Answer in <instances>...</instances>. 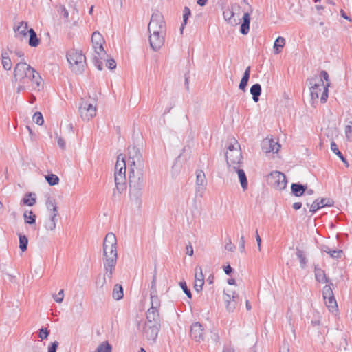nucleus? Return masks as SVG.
<instances>
[{"mask_svg": "<svg viewBox=\"0 0 352 352\" xmlns=\"http://www.w3.org/2000/svg\"><path fill=\"white\" fill-rule=\"evenodd\" d=\"M131 164L129 166V197L135 204L141 203L142 190L144 187V164L139 150L132 147L129 151Z\"/></svg>", "mask_w": 352, "mask_h": 352, "instance_id": "obj_1", "label": "nucleus"}, {"mask_svg": "<svg viewBox=\"0 0 352 352\" xmlns=\"http://www.w3.org/2000/svg\"><path fill=\"white\" fill-rule=\"evenodd\" d=\"M13 82L17 83L16 92L39 89L42 79L39 74L25 62L18 63L13 72Z\"/></svg>", "mask_w": 352, "mask_h": 352, "instance_id": "obj_2", "label": "nucleus"}, {"mask_svg": "<svg viewBox=\"0 0 352 352\" xmlns=\"http://www.w3.org/2000/svg\"><path fill=\"white\" fill-rule=\"evenodd\" d=\"M116 245V235L112 232L108 233L104 239L103 255L104 256V270H106V274L109 280L112 277L118 258Z\"/></svg>", "mask_w": 352, "mask_h": 352, "instance_id": "obj_3", "label": "nucleus"}, {"mask_svg": "<svg viewBox=\"0 0 352 352\" xmlns=\"http://www.w3.org/2000/svg\"><path fill=\"white\" fill-rule=\"evenodd\" d=\"M308 82L313 104L317 102L319 98L322 103L326 102L328 98L329 82L324 83L321 78H311Z\"/></svg>", "mask_w": 352, "mask_h": 352, "instance_id": "obj_4", "label": "nucleus"}, {"mask_svg": "<svg viewBox=\"0 0 352 352\" xmlns=\"http://www.w3.org/2000/svg\"><path fill=\"white\" fill-rule=\"evenodd\" d=\"M126 162L123 155L120 154L117 157L115 166L114 181L116 189L113 191V195H116L117 191L118 194H121L126 190Z\"/></svg>", "mask_w": 352, "mask_h": 352, "instance_id": "obj_5", "label": "nucleus"}, {"mask_svg": "<svg viewBox=\"0 0 352 352\" xmlns=\"http://www.w3.org/2000/svg\"><path fill=\"white\" fill-rule=\"evenodd\" d=\"M91 42L95 52L94 62L97 69L101 71L102 70V62L99 60V58L102 59L107 56V53L103 47L104 40L102 34L99 32L96 31L92 34Z\"/></svg>", "mask_w": 352, "mask_h": 352, "instance_id": "obj_6", "label": "nucleus"}, {"mask_svg": "<svg viewBox=\"0 0 352 352\" xmlns=\"http://www.w3.org/2000/svg\"><path fill=\"white\" fill-rule=\"evenodd\" d=\"M226 157L228 170L242 167L243 157L237 142L228 146Z\"/></svg>", "mask_w": 352, "mask_h": 352, "instance_id": "obj_7", "label": "nucleus"}, {"mask_svg": "<svg viewBox=\"0 0 352 352\" xmlns=\"http://www.w3.org/2000/svg\"><path fill=\"white\" fill-rule=\"evenodd\" d=\"M67 60L69 64L70 69L76 74L82 73L86 65V58L80 51L72 50L67 52Z\"/></svg>", "mask_w": 352, "mask_h": 352, "instance_id": "obj_8", "label": "nucleus"}, {"mask_svg": "<svg viewBox=\"0 0 352 352\" xmlns=\"http://www.w3.org/2000/svg\"><path fill=\"white\" fill-rule=\"evenodd\" d=\"M148 33H162L166 34V25L162 13L156 11L152 14L148 25Z\"/></svg>", "mask_w": 352, "mask_h": 352, "instance_id": "obj_9", "label": "nucleus"}, {"mask_svg": "<svg viewBox=\"0 0 352 352\" xmlns=\"http://www.w3.org/2000/svg\"><path fill=\"white\" fill-rule=\"evenodd\" d=\"M333 287V284L331 283L325 285L322 289V295L325 305L329 311L332 314H337L338 312V307L334 297Z\"/></svg>", "mask_w": 352, "mask_h": 352, "instance_id": "obj_10", "label": "nucleus"}, {"mask_svg": "<svg viewBox=\"0 0 352 352\" xmlns=\"http://www.w3.org/2000/svg\"><path fill=\"white\" fill-rule=\"evenodd\" d=\"M96 102L93 103L88 100L82 99L79 106V113L80 118L84 121H89L96 116Z\"/></svg>", "mask_w": 352, "mask_h": 352, "instance_id": "obj_11", "label": "nucleus"}, {"mask_svg": "<svg viewBox=\"0 0 352 352\" xmlns=\"http://www.w3.org/2000/svg\"><path fill=\"white\" fill-rule=\"evenodd\" d=\"M267 182L274 189L283 190L285 188L287 182L283 173L279 171H274L268 175Z\"/></svg>", "mask_w": 352, "mask_h": 352, "instance_id": "obj_12", "label": "nucleus"}, {"mask_svg": "<svg viewBox=\"0 0 352 352\" xmlns=\"http://www.w3.org/2000/svg\"><path fill=\"white\" fill-rule=\"evenodd\" d=\"M166 34L162 33H149L148 41L151 47L155 52L158 51L164 44Z\"/></svg>", "mask_w": 352, "mask_h": 352, "instance_id": "obj_13", "label": "nucleus"}, {"mask_svg": "<svg viewBox=\"0 0 352 352\" xmlns=\"http://www.w3.org/2000/svg\"><path fill=\"white\" fill-rule=\"evenodd\" d=\"M160 328V324L145 323L144 335L146 338L152 342L156 340Z\"/></svg>", "mask_w": 352, "mask_h": 352, "instance_id": "obj_14", "label": "nucleus"}, {"mask_svg": "<svg viewBox=\"0 0 352 352\" xmlns=\"http://www.w3.org/2000/svg\"><path fill=\"white\" fill-rule=\"evenodd\" d=\"M207 186V181L204 172L201 170L196 171L195 192L197 195L203 196Z\"/></svg>", "mask_w": 352, "mask_h": 352, "instance_id": "obj_15", "label": "nucleus"}, {"mask_svg": "<svg viewBox=\"0 0 352 352\" xmlns=\"http://www.w3.org/2000/svg\"><path fill=\"white\" fill-rule=\"evenodd\" d=\"M261 146L263 151L265 153H276L280 148V145L277 141L268 138L262 141Z\"/></svg>", "mask_w": 352, "mask_h": 352, "instance_id": "obj_16", "label": "nucleus"}, {"mask_svg": "<svg viewBox=\"0 0 352 352\" xmlns=\"http://www.w3.org/2000/svg\"><path fill=\"white\" fill-rule=\"evenodd\" d=\"M204 329L199 322H195L192 324L190 328V336L196 342H201L204 340Z\"/></svg>", "mask_w": 352, "mask_h": 352, "instance_id": "obj_17", "label": "nucleus"}, {"mask_svg": "<svg viewBox=\"0 0 352 352\" xmlns=\"http://www.w3.org/2000/svg\"><path fill=\"white\" fill-rule=\"evenodd\" d=\"M28 28V25L26 22L21 21L18 23L14 27L15 37L21 41L23 38H26L29 30Z\"/></svg>", "mask_w": 352, "mask_h": 352, "instance_id": "obj_18", "label": "nucleus"}, {"mask_svg": "<svg viewBox=\"0 0 352 352\" xmlns=\"http://www.w3.org/2000/svg\"><path fill=\"white\" fill-rule=\"evenodd\" d=\"M230 173H236L238 175V178L241 186V188L243 191H245L248 189V183L246 175L244 172V170L242 169L241 167L238 168V169H232L228 170Z\"/></svg>", "mask_w": 352, "mask_h": 352, "instance_id": "obj_19", "label": "nucleus"}, {"mask_svg": "<svg viewBox=\"0 0 352 352\" xmlns=\"http://www.w3.org/2000/svg\"><path fill=\"white\" fill-rule=\"evenodd\" d=\"M146 323L160 324L159 310L149 309L146 312Z\"/></svg>", "mask_w": 352, "mask_h": 352, "instance_id": "obj_20", "label": "nucleus"}, {"mask_svg": "<svg viewBox=\"0 0 352 352\" xmlns=\"http://www.w3.org/2000/svg\"><path fill=\"white\" fill-rule=\"evenodd\" d=\"M243 23L241 25L240 32L242 34L246 35L249 32L250 15L248 12H245L242 17Z\"/></svg>", "mask_w": 352, "mask_h": 352, "instance_id": "obj_21", "label": "nucleus"}, {"mask_svg": "<svg viewBox=\"0 0 352 352\" xmlns=\"http://www.w3.org/2000/svg\"><path fill=\"white\" fill-rule=\"evenodd\" d=\"M16 232L19 238V248L22 252H24L27 250L28 239L25 236L23 230L19 228Z\"/></svg>", "mask_w": 352, "mask_h": 352, "instance_id": "obj_22", "label": "nucleus"}, {"mask_svg": "<svg viewBox=\"0 0 352 352\" xmlns=\"http://www.w3.org/2000/svg\"><path fill=\"white\" fill-rule=\"evenodd\" d=\"M230 11L232 12L231 13L232 17L234 19H236V25L239 24L241 14V8L240 6L237 3L232 4L230 7Z\"/></svg>", "mask_w": 352, "mask_h": 352, "instance_id": "obj_23", "label": "nucleus"}, {"mask_svg": "<svg viewBox=\"0 0 352 352\" xmlns=\"http://www.w3.org/2000/svg\"><path fill=\"white\" fill-rule=\"evenodd\" d=\"M36 195L35 193L30 192L25 195L23 198L21 202L24 205H27L28 206H32L36 204Z\"/></svg>", "mask_w": 352, "mask_h": 352, "instance_id": "obj_24", "label": "nucleus"}, {"mask_svg": "<svg viewBox=\"0 0 352 352\" xmlns=\"http://www.w3.org/2000/svg\"><path fill=\"white\" fill-rule=\"evenodd\" d=\"M151 309H160V300L157 296V291H151Z\"/></svg>", "mask_w": 352, "mask_h": 352, "instance_id": "obj_25", "label": "nucleus"}, {"mask_svg": "<svg viewBox=\"0 0 352 352\" xmlns=\"http://www.w3.org/2000/svg\"><path fill=\"white\" fill-rule=\"evenodd\" d=\"M1 64L4 69L10 70L12 67V60L10 58L8 52H3L1 54Z\"/></svg>", "mask_w": 352, "mask_h": 352, "instance_id": "obj_26", "label": "nucleus"}, {"mask_svg": "<svg viewBox=\"0 0 352 352\" xmlns=\"http://www.w3.org/2000/svg\"><path fill=\"white\" fill-rule=\"evenodd\" d=\"M250 93L252 95V99L255 102L258 101V97L261 94V86L260 84H254L250 88Z\"/></svg>", "mask_w": 352, "mask_h": 352, "instance_id": "obj_27", "label": "nucleus"}, {"mask_svg": "<svg viewBox=\"0 0 352 352\" xmlns=\"http://www.w3.org/2000/svg\"><path fill=\"white\" fill-rule=\"evenodd\" d=\"M250 67H248L243 74V76L241 80V82L239 85V88L242 90L245 91V87L248 85V82L250 78Z\"/></svg>", "mask_w": 352, "mask_h": 352, "instance_id": "obj_28", "label": "nucleus"}, {"mask_svg": "<svg viewBox=\"0 0 352 352\" xmlns=\"http://www.w3.org/2000/svg\"><path fill=\"white\" fill-rule=\"evenodd\" d=\"M315 277L318 282L326 283L329 282L324 270L320 268L315 269Z\"/></svg>", "mask_w": 352, "mask_h": 352, "instance_id": "obj_29", "label": "nucleus"}, {"mask_svg": "<svg viewBox=\"0 0 352 352\" xmlns=\"http://www.w3.org/2000/svg\"><path fill=\"white\" fill-rule=\"evenodd\" d=\"M292 191L297 197L302 195L306 190V186L299 184H292Z\"/></svg>", "mask_w": 352, "mask_h": 352, "instance_id": "obj_30", "label": "nucleus"}, {"mask_svg": "<svg viewBox=\"0 0 352 352\" xmlns=\"http://www.w3.org/2000/svg\"><path fill=\"white\" fill-rule=\"evenodd\" d=\"M285 44V40L283 37H278L274 43V50L275 54H279L281 52L282 48Z\"/></svg>", "mask_w": 352, "mask_h": 352, "instance_id": "obj_31", "label": "nucleus"}, {"mask_svg": "<svg viewBox=\"0 0 352 352\" xmlns=\"http://www.w3.org/2000/svg\"><path fill=\"white\" fill-rule=\"evenodd\" d=\"M28 33L30 34L29 45L31 47L38 46L39 44V39L38 38L35 31L33 29L30 28L28 30Z\"/></svg>", "mask_w": 352, "mask_h": 352, "instance_id": "obj_32", "label": "nucleus"}, {"mask_svg": "<svg viewBox=\"0 0 352 352\" xmlns=\"http://www.w3.org/2000/svg\"><path fill=\"white\" fill-rule=\"evenodd\" d=\"M231 13H232V12L230 11V8H227L226 10H225L223 11V18L227 21V23H229L230 25H233V26L236 25V19H234L232 17V15Z\"/></svg>", "mask_w": 352, "mask_h": 352, "instance_id": "obj_33", "label": "nucleus"}, {"mask_svg": "<svg viewBox=\"0 0 352 352\" xmlns=\"http://www.w3.org/2000/svg\"><path fill=\"white\" fill-rule=\"evenodd\" d=\"M112 296L116 300H119L123 298V289L120 285L116 284L114 286Z\"/></svg>", "mask_w": 352, "mask_h": 352, "instance_id": "obj_34", "label": "nucleus"}, {"mask_svg": "<svg viewBox=\"0 0 352 352\" xmlns=\"http://www.w3.org/2000/svg\"><path fill=\"white\" fill-rule=\"evenodd\" d=\"M232 301H229V302L226 303V309L230 312L234 311L236 308L238 294L236 292H232Z\"/></svg>", "mask_w": 352, "mask_h": 352, "instance_id": "obj_35", "label": "nucleus"}, {"mask_svg": "<svg viewBox=\"0 0 352 352\" xmlns=\"http://www.w3.org/2000/svg\"><path fill=\"white\" fill-rule=\"evenodd\" d=\"M296 256H297L298 258L299 259L300 267L302 269L305 268V267L307 265V259L303 251L297 248L296 249Z\"/></svg>", "mask_w": 352, "mask_h": 352, "instance_id": "obj_36", "label": "nucleus"}, {"mask_svg": "<svg viewBox=\"0 0 352 352\" xmlns=\"http://www.w3.org/2000/svg\"><path fill=\"white\" fill-rule=\"evenodd\" d=\"M45 178L49 185L50 186H55L58 184L59 183V178L56 175L54 174H49L45 176Z\"/></svg>", "mask_w": 352, "mask_h": 352, "instance_id": "obj_37", "label": "nucleus"}, {"mask_svg": "<svg viewBox=\"0 0 352 352\" xmlns=\"http://www.w3.org/2000/svg\"><path fill=\"white\" fill-rule=\"evenodd\" d=\"M47 206L48 210L51 211L50 215H51V217H52V220H54L55 218L58 215L57 208H56V207L55 206L54 202L52 201H49L47 203Z\"/></svg>", "mask_w": 352, "mask_h": 352, "instance_id": "obj_38", "label": "nucleus"}, {"mask_svg": "<svg viewBox=\"0 0 352 352\" xmlns=\"http://www.w3.org/2000/svg\"><path fill=\"white\" fill-rule=\"evenodd\" d=\"M112 347L108 342H103L96 349L95 352H111Z\"/></svg>", "mask_w": 352, "mask_h": 352, "instance_id": "obj_39", "label": "nucleus"}, {"mask_svg": "<svg viewBox=\"0 0 352 352\" xmlns=\"http://www.w3.org/2000/svg\"><path fill=\"white\" fill-rule=\"evenodd\" d=\"M190 14H191V12H190V10L189 9V8L186 7V6L184 7V10H183V23H182L181 28H180L181 32H182V30L184 28V26L186 25L188 19L190 16Z\"/></svg>", "mask_w": 352, "mask_h": 352, "instance_id": "obj_40", "label": "nucleus"}, {"mask_svg": "<svg viewBox=\"0 0 352 352\" xmlns=\"http://www.w3.org/2000/svg\"><path fill=\"white\" fill-rule=\"evenodd\" d=\"M107 278L108 276L106 274V272L103 276H98L96 280V285L99 288H103L107 283Z\"/></svg>", "mask_w": 352, "mask_h": 352, "instance_id": "obj_41", "label": "nucleus"}, {"mask_svg": "<svg viewBox=\"0 0 352 352\" xmlns=\"http://www.w3.org/2000/svg\"><path fill=\"white\" fill-rule=\"evenodd\" d=\"M42 227L46 232L53 231L56 228L55 221H43Z\"/></svg>", "mask_w": 352, "mask_h": 352, "instance_id": "obj_42", "label": "nucleus"}, {"mask_svg": "<svg viewBox=\"0 0 352 352\" xmlns=\"http://www.w3.org/2000/svg\"><path fill=\"white\" fill-rule=\"evenodd\" d=\"M99 60H101L102 63L105 62L106 65L110 69H113L116 67V61L113 59H108L107 56L105 58H103L102 59L99 58Z\"/></svg>", "mask_w": 352, "mask_h": 352, "instance_id": "obj_43", "label": "nucleus"}, {"mask_svg": "<svg viewBox=\"0 0 352 352\" xmlns=\"http://www.w3.org/2000/svg\"><path fill=\"white\" fill-rule=\"evenodd\" d=\"M320 208H324L325 206H331L333 205V201L329 198H322L320 200H318Z\"/></svg>", "mask_w": 352, "mask_h": 352, "instance_id": "obj_44", "label": "nucleus"}, {"mask_svg": "<svg viewBox=\"0 0 352 352\" xmlns=\"http://www.w3.org/2000/svg\"><path fill=\"white\" fill-rule=\"evenodd\" d=\"M33 121L38 125H42L44 122L43 115L40 112H36L33 116Z\"/></svg>", "mask_w": 352, "mask_h": 352, "instance_id": "obj_45", "label": "nucleus"}, {"mask_svg": "<svg viewBox=\"0 0 352 352\" xmlns=\"http://www.w3.org/2000/svg\"><path fill=\"white\" fill-rule=\"evenodd\" d=\"M52 297L56 302L61 303L64 298V290L60 289L57 294H53Z\"/></svg>", "mask_w": 352, "mask_h": 352, "instance_id": "obj_46", "label": "nucleus"}, {"mask_svg": "<svg viewBox=\"0 0 352 352\" xmlns=\"http://www.w3.org/2000/svg\"><path fill=\"white\" fill-rule=\"evenodd\" d=\"M58 12L60 16H63L65 19H68L69 12L64 6H59Z\"/></svg>", "mask_w": 352, "mask_h": 352, "instance_id": "obj_47", "label": "nucleus"}, {"mask_svg": "<svg viewBox=\"0 0 352 352\" xmlns=\"http://www.w3.org/2000/svg\"><path fill=\"white\" fill-rule=\"evenodd\" d=\"M195 280H204V274L202 273V269L201 267H197L195 268Z\"/></svg>", "mask_w": 352, "mask_h": 352, "instance_id": "obj_48", "label": "nucleus"}, {"mask_svg": "<svg viewBox=\"0 0 352 352\" xmlns=\"http://www.w3.org/2000/svg\"><path fill=\"white\" fill-rule=\"evenodd\" d=\"M344 132L347 140L352 141V123L346 126Z\"/></svg>", "mask_w": 352, "mask_h": 352, "instance_id": "obj_49", "label": "nucleus"}, {"mask_svg": "<svg viewBox=\"0 0 352 352\" xmlns=\"http://www.w3.org/2000/svg\"><path fill=\"white\" fill-rule=\"evenodd\" d=\"M331 150L340 159L342 158L343 155L342 153L339 151L338 147L337 144L332 142L331 143Z\"/></svg>", "mask_w": 352, "mask_h": 352, "instance_id": "obj_50", "label": "nucleus"}, {"mask_svg": "<svg viewBox=\"0 0 352 352\" xmlns=\"http://www.w3.org/2000/svg\"><path fill=\"white\" fill-rule=\"evenodd\" d=\"M179 285L180 287H182V290L184 291V292L186 294V296H188V298H192V294H191V292L190 290L187 287V285L186 283V282H180L179 283Z\"/></svg>", "mask_w": 352, "mask_h": 352, "instance_id": "obj_51", "label": "nucleus"}, {"mask_svg": "<svg viewBox=\"0 0 352 352\" xmlns=\"http://www.w3.org/2000/svg\"><path fill=\"white\" fill-rule=\"evenodd\" d=\"M25 220H35L36 216L33 214L32 210H25L23 212Z\"/></svg>", "mask_w": 352, "mask_h": 352, "instance_id": "obj_52", "label": "nucleus"}, {"mask_svg": "<svg viewBox=\"0 0 352 352\" xmlns=\"http://www.w3.org/2000/svg\"><path fill=\"white\" fill-rule=\"evenodd\" d=\"M307 206L309 208V211L311 212H315L318 209L321 208L318 199L316 200L315 201H314L313 204L310 206L309 204H307Z\"/></svg>", "mask_w": 352, "mask_h": 352, "instance_id": "obj_53", "label": "nucleus"}, {"mask_svg": "<svg viewBox=\"0 0 352 352\" xmlns=\"http://www.w3.org/2000/svg\"><path fill=\"white\" fill-rule=\"evenodd\" d=\"M204 285V280H195L194 288L197 292H199L202 290Z\"/></svg>", "mask_w": 352, "mask_h": 352, "instance_id": "obj_54", "label": "nucleus"}, {"mask_svg": "<svg viewBox=\"0 0 352 352\" xmlns=\"http://www.w3.org/2000/svg\"><path fill=\"white\" fill-rule=\"evenodd\" d=\"M50 331L47 330V328L43 327L40 329L39 332V338L41 340L46 339L47 336H49Z\"/></svg>", "mask_w": 352, "mask_h": 352, "instance_id": "obj_55", "label": "nucleus"}, {"mask_svg": "<svg viewBox=\"0 0 352 352\" xmlns=\"http://www.w3.org/2000/svg\"><path fill=\"white\" fill-rule=\"evenodd\" d=\"M343 254V252L340 250H333L331 252V254H329L331 257L333 258H340L342 257Z\"/></svg>", "mask_w": 352, "mask_h": 352, "instance_id": "obj_56", "label": "nucleus"}, {"mask_svg": "<svg viewBox=\"0 0 352 352\" xmlns=\"http://www.w3.org/2000/svg\"><path fill=\"white\" fill-rule=\"evenodd\" d=\"M312 78H321V79L324 81H326V83L329 82V75L327 72L324 70L320 72V76H315Z\"/></svg>", "mask_w": 352, "mask_h": 352, "instance_id": "obj_57", "label": "nucleus"}, {"mask_svg": "<svg viewBox=\"0 0 352 352\" xmlns=\"http://www.w3.org/2000/svg\"><path fill=\"white\" fill-rule=\"evenodd\" d=\"M232 292H234L233 291H229L224 292L223 294V300L225 301V303L229 302V301H232Z\"/></svg>", "mask_w": 352, "mask_h": 352, "instance_id": "obj_58", "label": "nucleus"}, {"mask_svg": "<svg viewBox=\"0 0 352 352\" xmlns=\"http://www.w3.org/2000/svg\"><path fill=\"white\" fill-rule=\"evenodd\" d=\"M245 241L244 236H243V234H241V236L240 237V241H239V250L241 253L245 252Z\"/></svg>", "mask_w": 352, "mask_h": 352, "instance_id": "obj_59", "label": "nucleus"}, {"mask_svg": "<svg viewBox=\"0 0 352 352\" xmlns=\"http://www.w3.org/2000/svg\"><path fill=\"white\" fill-rule=\"evenodd\" d=\"M70 7H72V10H70L72 19H76V18H78V10L75 5H73L72 6H70Z\"/></svg>", "mask_w": 352, "mask_h": 352, "instance_id": "obj_60", "label": "nucleus"}, {"mask_svg": "<svg viewBox=\"0 0 352 352\" xmlns=\"http://www.w3.org/2000/svg\"><path fill=\"white\" fill-rule=\"evenodd\" d=\"M225 249L230 252H234L235 250V246L232 244L231 239H229L228 242L225 245Z\"/></svg>", "mask_w": 352, "mask_h": 352, "instance_id": "obj_61", "label": "nucleus"}, {"mask_svg": "<svg viewBox=\"0 0 352 352\" xmlns=\"http://www.w3.org/2000/svg\"><path fill=\"white\" fill-rule=\"evenodd\" d=\"M56 140H57V144H58V146L60 148L64 149L65 148V142L63 140V138H62L60 136L56 135Z\"/></svg>", "mask_w": 352, "mask_h": 352, "instance_id": "obj_62", "label": "nucleus"}, {"mask_svg": "<svg viewBox=\"0 0 352 352\" xmlns=\"http://www.w3.org/2000/svg\"><path fill=\"white\" fill-rule=\"evenodd\" d=\"M58 346V342L55 341L51 344L48 347V352H56L57 347Z\"/></svg>", "mask_w": 352, "mask_h": 352, "instance_id": "obj_63", "label": "nucleus"}, {"mask_svg": "<svg viewBox=\"0 0 352 352\" xmlns=\"http://www.w3.org/2000/svg\"><path fill=\"white\" fill-rule=\"evenodd\" d=\"M28 223H26V221H24L23 223H22L21 225L19 226L16 228V230H18L19 228H20L21 230H23L25 231V233H28L29 232V228H28Z\"/></svg>", "mask_w": 352, "mask_h": 352, "instance_id": "obj_64", "label": "nucleus"}]
</instances>
